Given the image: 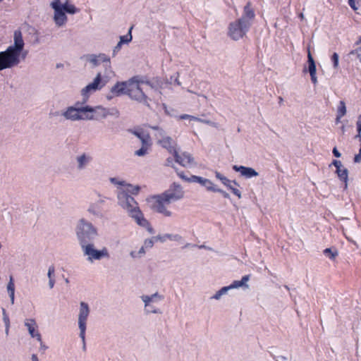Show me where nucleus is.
<instances>
[{"mask_svg":"<svg viewBox=\"0 0 361 361\" xmlns=\"http://www.w3.org/2000/svg\"><path fill=\"white\" fill-rule=\"evenodd\" d=\"M97 235V230L92 224L86 222L83 219L80 220L77 228V235L80 240L84 254L88 257V259L91 262L109 257L106 248L98 250L94 248L92 244H87L93 240Z\"/></svg>","mask_w":361,"mask_h":361,"instance_id":"1","label":"nucleus"},{"mask_svg":"<svg viewBox=\"0 0 361 361\" xmlns=\"http://www.w3.org/2000/svg\"><path fill=\"white\" fill-rule=\"evenodd\" d=\"M118 197L120 204L123 209L127 210L129 215L135 219L136 223L139 226L147 228L150 233H154L153 228L151 226L149 222L144 217L143 214L139 209L137 203L134 198L124 192L119 193Z\"/></svg>","mask_w":361,"mask_h":361,"instance_id":"2","label":"nucleus"},{"mask_svg":"<svg viewBox=\"0 0 361 361\" xmlns=\"http://www.w3.org/2000/svg\"><path fill=\"white\" fill-rule=\"evenodd\" d=\"M252 23L249 21L237 19L228 25V36L233 40L238 41L246 35Z\"/></svg>","mask_w":361,"mask_h":361,"instance_id":"3","label":"nucleus"},{"mask_svg":"<svg viewBox=\"0 0 361 361\" xmlns=\"http://www.w3.org/2000/svg\"><path fill=\"white\" fill-rule=\"evenodd\" d=\"M142 83H144V81L140 80L138 76H135L130 79L128 80L127 94L131 99L142 102L149 106L148 98L140 87V85Z\"/></svg>","mask_w":361,"mask_h":361,"instance_id":"4","label":"nucleus"},{"mask_svg":"<svg viewBox=\"0 0 361 361\" xmlns=\"http://www.w3.org/2000/svg\"><path fill=\"white\" fill-rule=\"evenodd\" d=\"M150 207L152 210L156 212L160 213L165 216H171L172 213L169 209L171 202L163 193L158 195H154L149 200Z\"/></svg>","mask_w":361,"mask_h":361,"instance_id":"5","label":"nucleus"},{"mask_svg":"<svg viewBox=\"0 0 361 361\" xmlns=\"http://www.w3.org/2000/svg\"><path fill=\"white\" fill-rule=\"evenodd\" d=\"M20 63V56L7 48L0 52V71L16 66Z\"/></svg>","mask_w":361,"mask_h":361,"instance_id":"6","label":"nucleus"},{"mask_svg":"<svg viewBox=\"0 0 361 361\" xmlns=\"http://www.w3.org/2000/svg\"><path fill=\"white\" fill-rule=\"evenodd\" d=\"M107 82V80L102 79V74L99 73L96 78L94 79L93 82L88 84L85 87H84L81 92L83 96V102L82 104L87 102L90 94L92 92H96L97 90H101Z\"/></svg>","mask_w":361,"mask_h":361,"instance_id":"7","label":"nucleus"},{"mask_svg":"<svg viewBox=\"0 0 361 361\" xmlns=\"http://www.w3.org/2000/svg\"><path fill=\"white\" fill-rule=\"evenodd\" d=\"M82 104H83L77 102L75 104V106H71L68 108V109L63 114V115L67 119L73 121L86 119L87 118V110L85 109V106H82Z\"/></svg>","mask_w":361,"mask_h":361,"instance_id":"8","label":"nucleus"},{"mask_svg":"<svg viewBox=\"0 0 361 361\" xmlns=\"http://www.w3.org/2000/svg\"><path fill=\"white\" fill-rule=\"evenodd\" d=\"M89 307L88 305L84 302L80 303V310L78 318V324L80 330V336L82 340L83 344H85V335L86 330V322L89 315ZM85 345H84V348Z\"/></svg>","mask_w":361,"mask_h":361,"instance_id":"9","label":"nucleus"},{"mask_svg":"<svg viewBox=\"0 0 361 361\" xmlns=\"http://www.w3.org/2000/svg\"><path fill=\"white\" fill-rule=\"evenodd\" d=\"M164 194L173 202L184 197V191L180 184L173 183Z\"/></svg>","mask_w":361,"mask_h":361,"instance_id":"10","label":"nucleus"},{"mask_svg":"<svg viewBox=\"0 0 361 361\" xmlns=\"http://www.w3.org/2000/svg\"><path fill=\"white\" fill-rule=\"evenodd\" d=\"M51 6L54 9V19L56 24L59 26L65 24L67 20V17L62 9L60 0H54L51 3Z\"/></svg>","mask_w":361,"mask_h":361,"instance_id":"11","label":"nucleus"},{"mask_svg":"<svg viewBox=\"0 0 361 361\" xmlns=\"http://www.w3.org/2000/svg\"><path fill=\"white\" fill-rule=\"evenodd\" d=\"M87 118L86 119L99 120L105 118L108 114V110L102 106L90 107L85 106Z\"/></svg>","mask_w":361,"mask_h":361,"instance_id":"12","label":"nucleus"},{"mask_svg":"<svg viewBox=\"0 0 361 361\" xmlns=\"http://www.w3.org/2000/svg\"><path fill=\"white\" fill-rule=\"evenodd\" d=\"M249 279L250 275H245L242 277L240 281H234L229 286H226L221 288L219 291L216 293L213 298L218 300L223 294H225L229 289L237 288L241 286L247 287L246 283L249 281Z\"/></svg>","mask_w":361,"mask_h":361,"instance_id":"13","label":"nucleus"},{"mask_svg":"<svg viewBox=\"0 0 361 361\" xmlns=\"http://www.w3.org/2000/svg\"><path fill=\"white\" fill-rule=\"evenodd\" d=\"M14 44L9 46L8 48L12 49L18 55L20 56L21 51L24 47V41L23 39L22 33L20 30L14 32Z\"/></svg>","mask_w":361,"mask_h":361,"instance_id":"14","label":"nucleus"},{"mask_svg":"<svg viewBox=\"0 0 361 361\" xmlns=\"http://www.w3.org/2000/svg\"><path fill=\"white\" fill-rule=\"evenodd\" d=\"M173 157L175 158L176 161L184 167L189 166L193 162V158L192 157V156L186 152L179 154L176 151V153L173 154Z\"/></svg>","mask_w":361,"mask_h":361,"instance_id":"15","label":"nucleus"},{"mask_svg":"<svg viewBox=\"0 0 361 361\" xmlns=\"http://www.w3.org/2000/svg\"><path fill=\"white\" fill-rule=\"evenodd\" d=\"M128 80L126 82H118L111 89L112 97H118L123 94H127Z\"/></svg>","mask_w":361,"mask_h":361,"instance_id":"16","label":"nucleus"},{"mask_svg":"<svg viewBox=\"0 0 361 361\" xmlns=\"http://www.w3.org/2000/svg\"><path fill=\"white\" fill-rule=\"evenodd\" d=\"M233 169L237 172H240L241 176L247 178H250L252 177L258 176V173L250 167L234 165L233 166Z\"/></svg>","mask_w":361,"mask_h":361,"instance_id":"17","label":"nucleus"},{"mask_svg":"<svg viewBox=\"0 0 361 361\" xmlns=\"http://www.w3.org/2000/svg\"><path fill=\"white\" fill-rule=\"evenodd\" d=\"M307 62H308V71L310 74L312 82L314 85H316L317 83V78L316 76V72H317L316 65H315L314 60L310 50H308V54H307Z\"/></svg>","mask_w":361,"mask_h":361,"instance_id":"18","label":"nucleus"},{"mask_svg":"<svg viewBox=\"0 0 361 361\" xmlns=\"http://www.w3.org/2000/svg\"><path fill=\"white\" fill-rule=\"evenodd\" d=\"M159 142L164 148L166 149L168 152L173 155L177 151L176 142L170 137H164L160 140Z\"/></svg>","mask_w":361,"mask_h":361,"instance_id":"19","label":"nucleus"},{"mask_svg":"<svg viewBox=\"0 0 361 361\" xmlns=\"http://www.w3.org/2000/svg\"><path fill=\"white\" fill-rule=\"evenodd\" d=\"M190 180L204 186L207 190L212 192H215L216 190V188L214 187L213 183L209 179L192 175L190 176Z\"/></svg>","mask_w":361,"mask_h":361,"instance_id":"20","label":"nucleus"},{"mask_svg":"<svg viewBox=\"0 0 361 361\" xmlns=\"http://www.w3.org/2000/svg\"><path fill=\"white\" fill-rule=\"evenodd\" d=\"M25 325L27 326V330L32 338H36L39 342H41V335L36 331L37 324L35 319H29L25 322Z\"/></svg>","mask_w":361,"mask_h":361,"instance_id":"21","label":"nucleus"},{"mask_svg":"<svg viewBox=\"0 0 361 361\" xmlns=\"http://www.w3.org/2000/svg\"><path fill=\"white\" fill-rule=\"evenodd\" d=\"M255 18V13L254 9L252 8L250 2H247L244 6L243 14L239 19H244V21H249L252 23V21Z\"/></svg>","mask_w":361,"mask_h":361,"instance_id":"22","label":"nucleus"},{"mask_svg":"<svg viewBox=\"0 0 361 361\" xmlns=\"http://www.w3.org/2000/svg\"><path fill=\"white\" fill-rule=\"evenodd\" d=\"M90 61L94 65H98L100 61L106 63V66L111 68L110 59L104 54H101L98 56L92 55Z\"/></svg>","mask_w":361,"mask_h":361,"instance_id":"23","label":"nucleus"},{"mask_svg":"<svg viewBox=\"0 0 361 361\" xmlns=\"http://www.w3.org/2000/svg\"><path fill=\"white\" fill-rule=\"evenodd\" d=\"M225 186H226L239 199L241 198V192L236 188L239 187V184L235 180H230L229 184H227Z\"/></svg>","mask_w":361,"mask_h":361,"instance_id":"24","label":"nucleus"},{"mask_svg":"<svg viewBox=\"0 0 361 361\" xmlns=\"http://www.w3.org/2000/svg\"><path fill=\"white\" fill-rule=\"evenodd\" d=\"M179 118L181 119V120L189 119L190 121H197L202 122V123H207V124H209V125H212V126L216 127V124L212 123L209 121L202 120L201 118H199L197 117H195L194 116H191V115H189V114H182V115H180L179 116Z\"/></svg>","mask_w":361,"mask_h":361,"instance_id":"25","label":"nucleus"},{"mask_svg":"<svg viewBox=\"0 0 361 361\" xmlns=\"http://www.w3.org/2000/svg\"><path fill=\"white\" fill-rule=\"evenodd\" d=\"M339 179L343 181L345 186H347L348 178V169L341 167L336 171Z\"/></svg>","mask_w":361,"mask_h":361,"instance_id":"26","label":"nucleus"},{"mask_svg":"<svg viewBox=\"0 0 361 361\" xmlns=\"http://www.w3.org/2000/svg\"><path fill=\"white\" fill-rule=\"evenodd\" d=\"M346 114L345 104L343 101H340L339 105L337 109L336 115V123L340 122L341 118L344 116Z\"/></svg>","mask_w":361,"mask_h":361,"instance_id":"27","label":"nucleus"},{"mask_svg":"<svg viewBox=\"0 0 361 361\" xmlns=\"http://www.w3.org/2000/svg\"><path fill=\"white\" fill-rule=\"evenodd\" d=\"M7 290L11 298V303H14V294H15V285L13 278L12 276H10L9 281L7 285Z\"/></svg>","mask_w":361,"mask_h":361,"instance_id":"28","label":"nucleus"},{"mask_svg":"<svg viewBox=\"0 0 361 361\" xmlns=\"http://www.w3.org/2000/svg\"><path fill=\"white\" fill-rule=\"evenodd\" d=\"M323 252L331 260H335L338 255V252L336 247L326 248L324 250Z\"/></svg>","mask_w":361,"mask_h":361,"instance_id":"29","label":"nucleus"},{"mask_svg":"<svg viewBox=\"0 0 361 361\" xmlns=\"http://www.w3.org/2000/svg\"><path fill=\"white\" fill-rule=\"evenodd\" d=\"M154 296H156V295L152 296L145 295L142 297V300L145 304L146 310L148 312H157L156 310L152 309L150 307V303L153 301Z\"/></svg>","mask_w":361,"mask_h":361,"instance_id":"30","label":"nucleus"},{"mask_svg":"<svg viewBox=\"0 0 361 361\" xmlns=\"http://www.w3.org/2000/svg\"><path fill=\"white\" fill-rule=\"evenodd\" d=\"M133 29V27H131L128 31V33L126 35L121 36L120 37V41L117 44V47H121L122 44L123 43H128L132 40V35H131V30Z\"/></svg>","mask_w":361,"mask_h":361,"instance_id":"31","label":"nucleus"},{"mask_svg":"<svg viewBox=\"0 0 361 361\" xmlns=\"http://www.w3.org/2000/svg\"><path fill=\"white\" fill-rule=\"evenodd\" d=\"M62 9L64 12L74 14L78 11V9L75 8V6L73 4H70L68 2L64 4L63 5H61Z\"/></svg>","mask_w":361,"mask_h":361,"instance_id":"32","label":"nucleus"},{"mask_svg":"<svg viewBox=\"0 0 361 361\" xmlns=\"http://www.w3.org/2000/svg\"><path fill=\"white\" fill-rule=\"evenodd\" d=\"M215 176L217 179L220 180L224 185L229 184L230 183V180L228 178H227L218 171L215 172Z\"/></svg>","mask_w":361,"mask_h":361,"instance_id":"33","label":"nucleus"},{"mask_svg":"<svg viewBox=\"0 0 361 361\" xmlns=\"http://www.w3.org/2000/svg\"><path fill=\"white\" fill-rule=\"evenodd\" d=\"M140 140L142 144V146H146L147 147H149V146L151 145L150 136L147 133L145 136L142 137V139Z\"/></svg>","mask_w":361,"mask_h":361,"instance_id":"34","label":"nucleus"},{"mask_svg":"<svg viewBox=\"0 0 361 361\" xmlns=\"http://www.w3.org/2000/svg\"><path fill=\"white\" fill-rule=\"evenodd\" d=\"M338 54L336 52H334L331 57V61L333 63V66L335 69H337L338 68Z\"/></svg>","mask_w":361,"mask_h":361,"instance_id":"35","label":"nucleus"},{"mask_svg":"<svg viewBox=\"0 0 361 361\" xmlns=\"http://www.w3.org/2000/svg\"><path fill=\"white\" fill-rule=\"evenodd\" d=\"M89 159L85 154L81 155L78 158V166L80 169L82 168L84 165L88 161Z\"/></svg>","mask_w":361,"mask_h":361,"instance_id":"36","label":"nucleus"},{"mask_svg":"<svg viewBox=\"0 0 361 361\" xmlns=\"http://www.w3.org/2000/svg\"><path fill=\"white\" fill-rule=\"evenodd\" d=\"M3 313H4V321L6 324V334H8V329H9L10 321H9L8 317L7 316V314L6 313V310L4 309H3Z\"/></svg>","mask_w":361,"mask_h":361,"instance_id":"37","label":"nucleus"},{"mask_svg":"<svg viewBox=\"0 0 361 361\" xmlns=\"http://www.w3.org/2000/svg\"><path fill=\"white\" fill-rule=\"evenodd\" d=\"M149 147L146 146H142V147L135 152V154L137 156H144L146 154Z\"/></svg>","mask_w":361,"mask_h":361,"instance_id":"38","label":"nucleus"},{"mask_svg":"<svg viewBox=\"0 0 361 361\" xmlns=\"http://www.w3.org/2000/svg\"><path fill=\"white\" fill-rule=\"evenodd\" d=\"M177 174L178 176L183 180L185 181H187V182H193V180H190V178H188L187 176H185L184 175V173L183 171H177Z\"/></svg>","mask_w":361,"mask_h":361,"instance_id":"39","label":"nucleus"},{"mask_svg":"<svg viewBox=\"0 0 361 361\" xmlns=\"http://www.w3.org/2000/svg\"><path fill=\"white\" fill-rule=\"evenodd\" d=\"M357 134H361V114L358 116L356 123Z\"/></svg>","mask_w":361,"mask_h":361,"instance_id":"40","label":"nucleus"},{"mask_svg":"<svg viewBox=\"0 0 361 361\" xmlns=\"http://www.w3.org/2000/svg\"><path fill=\"white\" fill-rule=\"evenodd\" d=\"M54 271H55L54 267V266L49 267V270H48V277H49V279H52L53 278V275L54 274Z\"/></svg>","mask_w":361,"mask_h":361,"instance_id":"41","label":"nucleus"},{"mask_svg":"<svg viewBox=\"0 0 361 361\" xmlns=\"http://www.w3.org/2000/svg\"><path fill=\"white\" fill-rule=\"evenodd\" d=\"M348 4L353 10H354V11L357 10V7L355 4V0H348Z\"/></svg>","mask_w":361,"mask_h":361,"instance_id":"42","label":"nucleus"},{"mask_svg":"<svg viewBox=\"0 0 361 361\" xmlns=\"http://www.w3.org/2000/svg\"><path fill=\"white\" fill-rule=\"evenodd\" d=\"M332 164L336 168V170L343 167L341 162L338 160H334Z\"/></svg>","mask_w":361,"mask_h":361,"instance_id":"43","label":"nucleus"},{"mask_svg":"<svg viewBox=\"0 0 361 361\" xmlns=\"http://www.w3.org/2000/svg\"><path fill=\"white\" fill-rule=\"evenodd\" d=\"M154 242L152 239L146 240L145 241V246L146 247H152L153 246Z\"/></svg>","mask_w":361,"mask_h":361,"instance_id":"44","label":"nucleus"},{"mask_svg":"<svg viewBox=\"0 0 361 361\" xmlns=\"http://www.w3.org/2000/svg\"><path fill=\"white\" fill-rule=\"evenodd\" d=\"M133 133L140 139H142V137L145 136L147 134L143 132L134 131Z\"/></svg>","mask_w":361,"mask_h":361,"instance_id":"45","label":"nucleus"},{"mask_svg":"<svg viewBox=\"0 0 361 361\" xmlns=\"http://www.w3.org/2000/svg\"><path fill=\"white\" fill-rule=\"evenodd\" d=\"M215 192H221L225 198H228L229 197V195L227 192H226L225 191H224V190H222L221 189H217L216 188V190Z\"/></svg>","mask_w":361,"mask_h":361,"instance_id":"46","label":"nucleus"},{"mask_svg":"<svg viewBox=\"0 0 361 361\" xmlns=\"http://www.w3.org/2000/svg\"><path fill=\"white\" fill-rule=\"evenodd\" d=\"M361 161V153L360 150L359 151V154H356L354 157L355 162H360Z\"/></svg>","mask_w":361,"mask_h":361,"instance_id":"47","label":"nucleus"},{"mask_svg":"<svg viewBox=\"0 0 361 361\" xmlns=\"http://www.w3.org/2000/svg\"><path fill=\"white\" fill-rule=\"evenodd\" d=\"M334 155L336 157H341V153L338 151L337 148L336 147H334L333 149V151H332Z\"/></svg>","mask_w":361,"mask_h":361,"instance_id":"48","label":"nucleus"},{"mask_svg":"<svg viewBox=\"0 0 361 361\" xmlns=\"http://www.w3.org/2000/svg\"><path fill=\"white\" fill-rule=\"evenodd\" d=\"M54 283H55L54 279V278L49 279V284L50 288H52L54 287Z\"/></svg>","mask_w":361,"mask_h":361,"instance_id":"49","label":"nucleus"},{"mask_svg":"<svg viewBox=\"0 0 361 361\" xmlns=\"http://www.w3.org/2000/svg\"><path fill=\"white\" fill-rule=\"evenodd\" d=\"M356 51H357V56H358V58L360 59V60L361 61V47H358L356 49Z\"/></svg>","mask_w":361,"mask_h":361,"instance_id":"50","label":"nucleus"},{"mask_svg":"<svg viewBox=\"0 0 361 361\" xmlns=\"http://www.w3.org/2000/svg\"><path fill=\"white\" fill-rule=\"evenodd\" d=\"M139 190H140L139 187H135L133 189L131 192L133 194H137Z\"/></svg>","mask_w":361,"mask_h":361,"instance_id":"51","label":"nucleus"},{"mask_svg":"<svg viewBox=\"0 0 361 361\" xmlns=\"http://www.w3.org/2000/svg\"><path fill=\"white\" fill-rule=\"evenodd\" d=\"M39 343H40V348L42 349L43 350H45L47 349V347L44 345L42 341L41 340V342H39Z\"/></svg>","mask_w":361,"mask_h":361,"instance_id":"52","label":"nucleus"},{"mask_svg":"<svg viewBox=\"0 0 361 361\" xmlns=\"http://www.w3.org/2000/svg\"><path fill=\"white\" fill-rule=\"evenodd\" d=\"M32 361H39L38 358H37V356L35 354H33L32 355Z\"/></svg>","mask_w":361,"mask_h":361,"instance_id":"53","label":"nucleus"},{"mask_svg":"<svg viewBox=\"0 0 361 361\" xmlns=\"http://www.w3.org/2000/svg\"><path fill=\"white\" fill-rule=\"evenodd\" d=\"M355 137H357L360 142V153H361V134H357L355 135Z\"/></svg>","mask_w":361,"mask_h":361,"instance_id":"54","label":"nucleus"},{"mask_svg":"<svg viewBox=\"0 0 361 361\" xmlns=\"http://www.w3.org/2000/svg\"><path fill=\"white\" fill-rule=\"evenodd\" d=\"M279 104L281 105L283 104V99L281 97H279Z\"/></svg>","mask_w":361,"mask_h":361,"instance_id":"55","label":"nucleus"},{"mask_svg":"<svg viewBox=\"0 0 361 361\" xmlns=\"http://www.w3.org/2000/svg\"><path fill=\"white\" fill-rule=\"evenodd\" d=\"M171 162V161L170 160V159H167V165H169Z\"/></svg>","mask_w":361,"mask_h":361,"instance_id":"56","label":"nucleus"},{"mask_svg":"<svg viewBox=\"0 0 361 361\" xmlns=\"http://www.w3.org/2000/svg\"><path fill=\"white\" fill-rule=\"evenodd\" d=\"M145 252V251H144V247H141V249H140V252Z\"/></svg>","mask_w":361,"mask_h":361,"instance_id":"57","label":"nucleus"},{"mask_svg":"<svg viewBox=\"0 0 361 361\" xmlns=\"http://www.w3.org/2000/svg\"><path fill=\"white\" fill-rule=\"evenodd\" d=\"M111 181H112V182H114V181H115V178H111Z\"/></svg>","mask_w":361,"mask_h":361,"instance_id":"58","label":"nucleus"},{"mask_svg":"<svg viewBox=\"0 0 361 361\" xmlns=\"http://www.w3.org/2000/svg\"><path fill=\"white\" fill-rule=\"evenodd\" d=\"M3 0H0V2L2 1Z\"/></svg>","mask_w":361,"mask_h":361,"instance_id":"59","label":"nucleus"},{"mask_svg":"<svg viewBox=\"0 0 361 361\" xmlns=\"http://www.w3.org/2000/svg\"><path fill=\"white\" fill-rule=\"evenodd\" d=\"M360 42H361V38H360Z\"/></svg>","mask_w":361,"mask_h":361,"instance_id":"60","label":"nucleus"}]
</instances>
